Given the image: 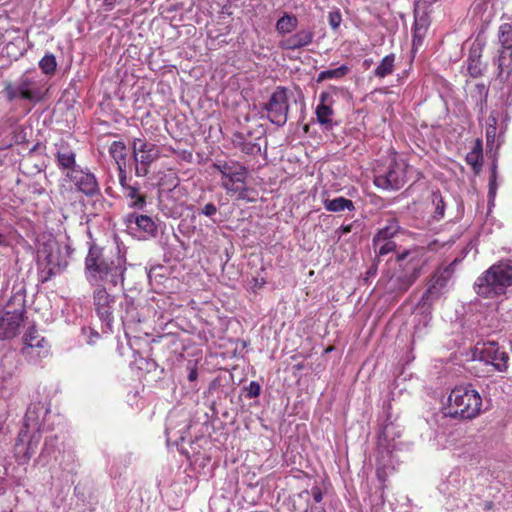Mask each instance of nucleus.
<instances>
[{"mask_svg": "<svg viewBox=\"0 0 512 512\" xmlns=\"http://www.w3.org/2000/svg\"><path fill=\"white\" fill-rule=\"evenodd\" d=\"M126 257L118 246L92 245L85 258V276L90 285L117 286L124 281Z\"/></svg>", "mask_w": 512, "mask_h": 512, "instance_id": "nucleus-1", "label": "nucleus"}, {"mask_svg": "<svg viewBox=\"0 0 512 512\" xmlns=\"http://www.w3.org/2000/svg\"><path fill=\"white\" fill-rule=\"evenodd\" d=\"M482 398L471 384L456 386L450 392L441 413L443 417L470 420L481 412Z\"/></svg>", "mask_w": 512, "mask_h": 512, "instance_id": "nucleus-2", "label": "nucleus"}, {"mask_svg": "<svg viewBox=\"0 0 512 512\" xmlns=\"http://www.w3.org/2000/svg\"><path fill=\"white\" fill-rule=\"evenodd\" d=\"M512 285V265L499 262L484 271L475 281L474 290L483 298H495L506 293Z\"/></svg>", "mask_w": 512, "mask_h": 512, "instance_id": "nucleus-3", "label": "nucleus"}, {"mask_svg": "<svg viewBox=\"0 0 512 512\" xmlns=\"http://www.w3.org/2000/svg\"><path fill=\"white\" fill-rule=\"evenodd\" d=\"M37 264L40 281L44 283L61 273L68 262L59 244L54 239H50L38 248Z\"/></svg>", "mask_w": 512, "mask_h": 512, "instance_id": "nucleus-4", "label": "nucleus"}, {"mask_svg": "<svg viewBox=\"0 0 512 512\" xmlns=\"http://www.w3.org/2000/svg\"><path fill=\"white\" fill-rule=\"evenodd\" d=\"M407 162L397 154H393L387 164L376 170L374 184L384 190H398L407 181Z\"/></svg>", "mask_w": 512, "mask_h": 512, "instance_id": "nucleus-5", "label": "nucleus"}, {"mask_svg": "<svg viewBox=\"0 0 512 512\" xmlns=\"http://www.w3.org/2000/svg\"><path fill=\"white\" fill-rule=\"evenodd\" d=\"M453 272L454 269L452 263L444 268L436 270L428 282L427 290L422 295L417 306V309L422 311L424 326H426L431 320V307L433 303L443 295Z\"/></svg>", "mask_w": 512, "mask_h": 512, "instance_id": "nucleus-6", "label": "nucleus"}, {"mask_svg": "<svg viewBox=\"0 0 512 512\" xmlns=\"http://www.w3.org/2000/svg\"><path fill=\"white\" fill-rule=\"evenodd\" d=\"M214 168L221 173V185L227 193H238V197L244 199L247 191V168L235 161H217Z\"/></svg>", "mask_w": 512, "mask_h": 512, "instance_id": "nucleus-7", "label": "nucleus"}, {"mask_svg": "<svg viewBox=\"0 0 512 512\" xmlns=\"http://www.w3.org/2000/svg\"><path fill=\"white\" fill-rule=\"evenodd\" d=\"M132 159L135 167L136 177H145L150 171V167L161 156L158 145L147 141L145 137L133 138Z\"/></svg>", "mask_w": 512, "mask_h": 512, "instance_id": "nucleus-8", "label": "nucleus"}, {"mask_svg": "<svg viewBox=\"0 0 512 512\" xmlns=\"http://www.w3.org/2000/svg\"><path fill=\"white\" fill-rule=\"evenodd\" d=\"M93 305L98 318L102 322V333L111 332L115 297L110 295L103 285H96L93 291Z\"/></svg>", "mask_w": 512, "mask_h": 512, "instance_id": "nucleus-9", "label": "nucleus"}, {"mask_svg": "<svg viewBox=\"0 0 512 512\" xmlns=\"http://www.w3.org/2000/svg\"><path fill=\"white\" fill-rule=\"evenodd\" d=\"M262 110L266 111L269 121L282 127L288 120L289 104L287 90L284 87H277L271 94L269 100L263 105Z\"/></svg>", "mask_w": 512, "mask_h": 512, "instance_id": "nucleus-10", "label": "nucleus"}, {"mask_svg": "<svg viewBox=\"0 0 512 512\" xmlns=\"http://www.w3.org/2000/svg\"><path fill=\"white\" fill-rule=\"evenodd\" d=\"M472 357L474 360L491 364L499 372H504L508 368L507 353L501 351L494 341L477 343L472 350Z\"/></svg>", "mask_w": 512, "mask_h": 512, "instance_id": "nucleus-11", "label": "nucleus"}, {"mask_svg": "<svg viewBox=\"0 0 512 512\" xmlns=\"http://www.w3.org/2000/svg\"><path fill=\"white\" fill-rule=\"evenodd\" d=\"M122 198L128 208L135 211H142L147 205V194L142 191L140 183L129 176L127 172L118 176Z\"/></svg>", "mask_w": 512, "mask_h": 512, "instance_id": "nucleus-12", "label": "nucleus"}, {"mask_svg": "<svg viewBox=\"0 0 512 512\" xmlns=\"http://www.w3.org/2000/svg\"><path fill=\"white\" fill-rule=\"evenodd\" d=\"M420 275V266L409 262L400 268L389 278L387 290L392 293H404Z\"/></svg>", "mask_w": 512, "mask_h": 512, "instance_id": "nucleus-13", "label": "nucleus"}, {"mask_svg": "<svg viewBox=\"0 0 512 512\" xmlns=\"http://www.w3.org/2000/svg\"><path fill=\"white\" fill-rule=\"evenodd\" d=\"M65 176L75 185L76 189L88 197L100 194V187L96 176L89 170L80 166L65 172Z\"/></svg>", "mask_w": 512, "mask_h": 512, "instance_id": "nucleus-14", "label": "nucleus"}, {"mask_svg": "<svg viewBox=\"0 0 512 512\" xmlns=\"http://www.w3.org/2000/svg\"><path fill=\"white\" fill-rule=\"evenodd\" d=\"M21 99L39 102L44 96V83L40 76L23 74L17 81Z\"/></svg>", "mask_w": 512, "mask_h": 512, "instance_id": "nucleus-15", "label": "nucleus"}, {"mask_svg": "<svg viewBox=\"0 0 512 512\" xmlns=\"http://www.w3.org/2000/svg\"><path fill=\"white\" fill-rule=\"evenodd\" d=\"M21 429L15 444L16 456L21 458L24 462H27L35 454L38 444L40 442L41 435L38 432Z\"/></svg>", "mask_w": 512, "mask_h": 512, "instance_id": "nucleus-16", "label": "nucleus"}, {"mask_svg": "<svg viewBox=\"0 0 512 512\" xmlns=\"http://www.w3.org/2000/svg\"><path fill=\"white\" fill-rule=\"evenodd\" d=\"M24 309L6 311L0 317V340L16 337L24 320Z\"/></svg>", "mask_w": 512, "mask_h": 512, "instance_id": "nucleus-17", "label": "nucleus"}, {"mask_svg": "<svg viewBox=\"0 0 512 512\" xmlns=\"http://www.w3.org/2000/svg\"><path fill=\"white\" fill-rule=\"evenodd\" d=\"M125 223L129 229L139 232L143 238L153 237L157 233V225L147 215L129 213L125 216Z\"/></svg>", "mask_w": 512, "mask_h": 512, "instance_id": "nucleus-18", "label": "nucleus"}, {"mask_svg": "<svg viewBox=\"0 0 512 512\" xmlns=\"http://www.w3.org/2000/svg\"><path fill=\"white\" fill-rule=\"evenodd\" d=\"M47 413L48 409L45 404L41 402L31 404L26 411L22 429L40 433L42 422Z\"/></svg>", "mask_w": 512, "mask_h": 512, "instance_id": "nucleus-19", "label": "nucleus"}, {"mask_svg": "<svg viewBox=\"0 0 512 512\" xmlns=\"http://www.w3.org/2000/svg\"><path fill=\"white\" fill-rule=\"evenodd\" d=\"M57 166L62 171H71L77 168L76 154L74 150L63 140L54 144Z\"/></svg>", "mask_w": 512, "mask_h": 512, "instance_id": "nucleus-20", "label": "nucleus"}, {"mask_svg": "<svg viewBox=\"0 0 512 512\" xmlns=\"http://www.w3.org/2000/svg\"><path fill=\"white\" fill-rule=\"evenodd\" d=\"M414 31H413V47L418 48L422 45L430 25L428 13L425 9L415 8L414 11Z\"/></svg>", "mask_w": 512, "mask_h": 512, "instance_id": "nucleus-21", "label": "nucleus"}, {"mask_svg": "<svg viewBox=\"0 0 512 512\" xmlns=\"http://www.w3.org/2000/svg\"><path fill=\"white\" fill-rule=\"evenodd\" d=\"M314 33L310 29H301L295 34L280 41V47L285 50H297L310 45L313 41Z\"/></svg>", "mask_w": 512, "mask_h": 512, "instance_id": "nucleus-22", "label": "nucleus"}, {"mask_svg": "<svg viewBox=\"0 0 512 512\" xmlns=\"http://www.w3.org/2000/svg\"><path fill=\"white\" fill-rule=\"evenodd\" d=\"M50 353V346L47 341L39 344V340L35 344L23 346L21 354L31 364H38L42 359L46 358Z\"/></svg>", "mask_w": 512, "mask_h": 512, "instance_id": "nucleus-23", "label": "nucleus"}, {"mask_svg": "<svg viewBox=\"0 0 512 512\" xmlns=\"http://www.w3.org/2000/svg\"><path fill=\"white\" fill-rule=\"evenodd\" d=\"M109 154L114 159L118 176H121V173L126 171V161H127V147L122 141H113L109 146Z\"/></svg>", "mask_w": 512, "mask_h": 512, "instance_id": "nucleus-24", "label": "nucleus"}, {"mask_svg": "<svg viewBox=\"0 0 512 512\" xmlns=\"http://www.w3.org/2000/svg\"><path fill=\"white\" fill-rule=\"evenodd\" d=\"M123 324H136L141 321L137 307L133 299L129 297H124L123 301L120 303V314H119Z\"/></svg>", "mask_w": 512, "mask_h": 512, "instance_id": "nucleus-25", "label": "nucleus"}, {"mask_svg": "<svg viewBox=\"0 0 512 512\" xmlns=\"http://www.w3.org/2000/svg\"><path fill=\"white\" fill-rule=\"evenodd\" d=\"M481 51L482 48L480 44H473L467 60L468 73L474 78L482 75L484 69V66L480 60Z\"/></svg>", "mask_w": 512, "mask_h": 512, "instance_id": "nucleus-26", "label": "nucleus"}, {"mask_svg": "<svg viewBox=\"0 0 512 512\" xmlns=\"http://www.w3.org/2000/svg\"><path fill=\"white\" fill-rule=\"evenodd\" d=\"M498 38L501 44L498 56H512V25L508 23L502 24L499 27Z\"/></svg>", "mask_w": 512, "mask_h": 512, "instance_id": "nucleus-27", "label": "nucleus"}, {"mask_svg": "<svg viewBox=\"0 0 512 512\" xmlns=\"http://www.w3.org/2000/svg\"><path fill=\"white\" fill-rule=\"evenodd\" d=\"M498 78L512 90V56H498Z\"/></svg>", "mask_w": 512, "mask_h": 512, "instance_id": "nucleus-28", "label": "nucleus"}, {"mask_svg": "<svg viewBox=\"0 0 512 512\" xmlns=\"http://www.w3.org/2000/svg\"><path fill=\"white\" fill-rule=\"evenodd\" d=\"M326 98L327 95L325 93L320 95L321 103L316 107L315 113L318 123L328 129L332 127L333 110L330 106L324 103Z\"/></svg>", "mask_w": 512, "mask_h": 512, "instance_id": "nucleus-29", "label": "nucleus"}, {"mask_svg": "<svg viewBox=\"0 0 512 512\" xmlns=\"http://www.w3.org/2000/svg\"><path fill=\"white\" fill-rule=\"evenodd\" d=\"M395 70V54L386 55L373 71L375 77L383 79L391 75Z\"/></svg>", "mask_w": 512, "mask_h": 512, "instance_id": "nucleus-30", "label": "nucleus"}, {"mask_svg": "<svg viewBox=\"0 0 512 512\" xmlns=\"http://www.w3.org/2000/svg\"><path fill=\"white\" fill-rule=\"evenodd\" d=\"M298 26V19L295 15L284 13L276 22V31L279 34H289Z\"/></svg>", "mask_w": 512, "mask_h": 512, "instance_id": "nucleus-31", "label": "nucleus"}, {"mask_svg": "<svg viewBox=\"0 0 512 512\" xmlns=\"http://www.w3.org/2000/svg\"><path fill=\"white\" fill-rule=\"evenodd\" d=\"M324 207L327 211L330 212H341L345 209L353 210L354 204L350 199L345 197H337L334 199H326L324 201Z\"/></svg>", "mask_w": 512, "mask_h": 512, "instance_id": "nucleus-32", "label": "nucleus"}, {"mask_svg": "<svg viewBox=\"0 0 512 512\" xmlns=\"http://www.w3.org/2000/svg\"><path fill=\"white\" fill-rule=\"evenodd\" d=\"M399 231V226L396 221L391 220L385 227L381 228L373 238V241H386L392 238Z\"/></svg>", "mask_w": 512, "mask_h": 512, "instance_id": "nucleus-33", "label": "nucleus"}, {"mask_svg": "<svg viewBox=\"0 0 512 512\" xmlns=\"http://www.w3.org/2000/svg\"><path fill=\"white\" fill-rule=\"evenodd\" d=\"M349 71V68L346 65H341L334 69H328L321 71L318 75V82L327 80V79H340L344 77Z\"/></svg>", "mask_w": 512, "mask_h": 512, "instance_id": "nucleus-34", "label": "nucleus"}, {"mask_svg": "<svg viewBox=\"0 0 512 512\" xmlns=\"http://www.w3.org/2000/svg\"><path fill=\"white\" fill-rule=\"evenodd\" d=\"M431 199H432V204L434 206L433 219L436 221H439L444 217V211H445L444 200L438 191L432 192Z\"/></svg>", "mask_w": 512, "mask_h": 512, "instance_id": "nucleus-35", "label": "nucleus"}, {"mask_svg": "<svg viewBox=\"0 0 512 512\" xmlns=\"http://www.w3.org/2000/svg\"><path fill=\"white\" fill-rule=\"evenodd\" d=\"M39 67L46 75H53L57 68L56 58L52 53H47L39 61Z\"/></svg>", "mask_w": 512, "mask_h": 512, "instance_id": "nucleus-36", "label": "nucleus"}, {"mask_svg": "<svg viewBox=\"0 0 512 512\" xmlns=\"http://www.w3.org/2000/svg\"><path fill=\"white\" fill-rule=\"evenodd\" d=\"M373 247L378 257L385 256L393 252L396 248V244L392 240L386 241H373Z\"/></svg>", "mask_w": 512, "mask_h": 512, "instance_id": "nucleus-37", "label": "nucleus"}, {"mask_svg": "<svg viewBox=\"0 0 512 512\" xmlns=\"http://www.w3.org/2000/svg\"><path fill=\"white\" fill-rule=\"evenodd\" d=\"M37 340H39V344L46 341L45 338L32 327L23 336V346H28V344L33 345Z\"/></svg>", "mask_w": 512, "mask_h": 512, "instance_id": "nucleus-38", "label": "nucleus"}, {"mask_svg": "<svg viewBox=\"0 0 512 512\" xmlns=\"http://www.w3.org/2000/svg\"><path fill=\"white\" fill-rule=\"evenodd\" d=\"M489 125L486 129V139L487 143H493L496 137V124L497 120L493 115H490L488 118Z\"/></svg>", "mask_w": 512, "mask_h": 512, "instance_id": "nucleus-39", "label": "nucleus"}, {"mask_svg": "<svg viewBox=\"0 0 512 512\" xmlns=\"http://www.w3.org/2000/svg\"><path fill=\"white\" fill-rule=\"evenodd\" d=\"M18 89H19V86H18L17 82H15L14 84L9 83L6 85L5 92L10 101H13L17 98L21 99L20 90H18Z\"/></svg>", "mask_w": 512, "mask_h": 512, "instance_id": "nucleus-40", "label": "nucleus"}, {"mask_svg": "<svg viewBox=\"0 0 512 512\" xmlns=\"http://www.w3.org/2000/svg\"><path fill=\"white\" fill-rule=\"evenodd\" d=\"M309 494H311L313 500L316 503H320L323 499V493H322L320 487H318V486H313L310 491H308V490L302 491L299 494V497H303L304 495H309Z\"/></svg>", "mask_w": 512, "mask_h": 512, "instance_id": "nucleus-41", "label": "nucleus"}, {"mask_svg": "<svg viewBox=\"0 0 512 512\" xmlns=\"http://www.w3.org/2000/svg\"><path fill=\"white\" fill-rule=\"evenodd\" d=\"M57 441L58 439L56 436L47 438L45 440L41 456L44 457L45 455H50L52 452H54Z\"/></svg>", "mask_w": 512, "mask_h": 512, "instance_id": "nucleus-42", "label": "nucleus"}, {"mask_svg": "<svg viewBox=\"0 0 512 512\" xmlns=\"http://www.w3.org/2000/svg\"><path fill=\"white\" fill-rule=\"evenodd\" d=\"M341 21H342V17H341L340 12L333 11V12L329 13L328 22L332 29L336 30L340 26Z\"/></svg>", "mask_w": 512, "mask_h": 512, "instance_id": "nucleus-43", "label": "nucleus"}, {"mask_svg": "<svg viewBox=\"0 0 512 512\" xmlns=\"http://www.w3.org/2000/svg\"><path fill=\"white\" fill-rule=\"evenodd\" d=\"M82 333L87 337V342L89 344L95 343V341L100 337V334L91 327L82 328Z\"/></svg>", "mask_w": 512, "mask_h": 512, "instance_id": "nucleus-44", "label": "nucleus"}, {"mask_svg": "<svg viewBox=\"0 0 512 512\" xmlns=\"http://www.w3.org/2000/svg\"><path fill=\"white\" fill-rule=\"evenodd\" d=\"M240 149L246 154H255L260 151V145L257 143L245 141L243 142L242 146H240Z\"/></svg>", "mask_w": 512, "mask_h": 512, "instance_id": "nucleus-45", "label": "nucleus"}, {"mask_svg": "<svg viewBox=\"0 0 512 512\" xmlns=\"http://www.w3.org/2000/svg\"><path fill=\"white\" fill-rule=\"evenodd\" d=\"M260 390H261L260 385L257 382H255V381L250 382L249 386L247 387V397L255 398V397L259 396Z\"/></svg>", "mask_w": 512, "mask_h": 512, "instance_id": "nucleus-46", "label": "nucleus"}, {"mask_svg": "<svg viewBox=\"0 0 512 512\" xmlns=\"http://www.w3.org/2000/svg\"><path fill=\"white\" fill-rule=\"evenodd\" d=\"M199 213L207 217H212L217 213V207L213 203H207Z\"/></svg>", "mask_w": 512, "mask_h": 512, "instance_id": "nucleus-47", "label": "nucleus"}, {"mask_svg": "<svg viewBox=\"0 0 512 512\" xmlns=\"http://www.w3.org/2000/svg\"><path fill=\"white\" fill-rule=\"evenodd\" d=\"M247 141V137L244 133L242 132H237L233 135V143L240 147L242 146L243 142Z\"/></svg>", "mask_w": 512, "mask_h": 512, "instance_id": "nucleus-48", "label": "nucleus"}, {"mask_svg": "<svg viewBox=\"0 0 512 512\" xmlns=\"http://www.w3.org/2000/svg\"><path fill=\"white\" fill-rule=\"evenodd\" d=\"M393 426L392 424H386L383 426L381 431V438L388 439L392 434Z\"/></svg>", "mask_w": 512, "mask_h": 512, "instance_id": "nucleus-49", "label": "nucleus"}, {"mask_svg": "<svg viewBox=\"0 0 512 512\" xmlns=\"http://www.w3.org/2000/svg\"><path fill=\"white\" fill-rule=\"evenodd\" d=\"M115 0H103V9L108 12L114 8Z\"/></svg>", "mask_w": 512, "mask_h": 512, "instance_id": "nucleus-50", "label": "nucleus"}, {"mask_svg": "<svg viewBox=\"0 0 512 512\" xmlns=\"http://www.w3.org/2000/svg\"><path fill=\"white\" fill-rule=\"evenodd\" d=\"M198 377V372L196 368H191L188 373V380L189 381H195Z\"/></svg>", "mask_w": 512, "mask_h": 512, "instance_id": "nucleus-51", "label": "nucleus"}, {"mask_svg": "<svg viewBox=\"0 0 512 512\" xmlns=\"http://www.w3.org/2000/svg\"><path fill=\"white\" fill-rule=\"evenodd\" d=\"M372 63H373V60H372V59H365V60L363 61V67H364V68H366V69H368V68L372 65Z\"/></svg>", "mask_w": 512, "mask_h": 512, "instance_id": "nucleus-52", "label": "nucleus"}, {"mask_svg": "<svg viewBox=\"0 0 512 512\" xmlns=\"http://www.w3.org/2000/svg\"><path fill=\"white\" fill-rule=\"evenodd\" d=\"M489 194H490V195H494V194H495L494 180H493V179H491V181H490Z\"/></svg>", "mask_w": 512, "mask_h": 512, "instance_id": "nucleus-53", "label": "nucleus"}, {"mask_svg": "<svg viewBox=\"0 0 512 512\" xmlns=\"http://www.w3.org/2000/svg\"><path fill=\"white\" fill-rule=\"evenodd\" d=\"M351 225L342 226L340 229L342 230L343 234L349 233L351 231Z\"/></svg>", "mask_w": 512, "mask_h": 512, "instance_id": "nucleus-54", "label": "nucleus"}, {"mask_svg": "<svg viewBox=\"0 0 512 512\" xmlns=\"http://www.w3.org/2000/svg\"><path fill=\"white\" fill-rule=\"evenodd\" d=\"M474 157H475V158H477V157H478V155H477V154H468V155H467V161H468L469 163H472V160H473V158H474Z\"/></svg>", "mask_w": 512, "mask_h": 512, "instance_id": "nucleus-55", "label": "nucleus"}, {"mask_svg": "<svg viewBox=\"0 0 512 512\" xmlns=\"http://www.w3.org/2000/svg\"><path fill=\"white\" fill-rule=\"evenodd\" d=\"M311 512H326L323 507L311 508Z\"/></svg>", "mask_w": 512, "mask_h": 512, "instance_id": "nucleus-56", "label": "nucleus"}, {"mask_svg": "<svg viewBox=\"0 0 512 512\" xmlns=\"http://www.w3.org/2000/svg\"><path fill=\"white\" fill-rule=\"evenodd\" d=\"M6 241L5 235L0 231V245H3Z\"/></svg>", "mask_w": 512, "mask_h": 512, "instance_id": "nucleus-57", "label": "nucleus"}, {"mask_svg": "<svg viewBox=\"0 0 512 512\" xmlns=\"http://www.w3.org/2000/svg\"><path fill=\"white\" fill-rule=\"evenodd\" d=\"M406 254H403L399 257L400 260H403L405 258Z\"/></svg>", "mask_w": 512, "mask_h": 512, "instance_id": "nucleus-58", "label": "nucleus"}]
</instances>
